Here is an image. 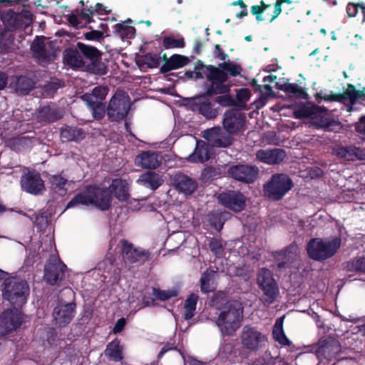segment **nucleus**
I'll return each mask as SVG.
<instances>
[{"label": "nucleus", "instance_id": "nucleus-1", "mask_svg": "<svg viewBox=\"0 0 365 365\" xmlns=\"http://www.w3.org/2000/svg\"><path fill=\"white\" fill-rule=\"evenodd\" d=\"M103 52L93 46L78 42L75 48L66 49L63 58L66 63L73 68H86L94 74L105 75L107 67L102 62Z\"/></svg>", "mask_w": 365, "mask_h": 365}, {"label": "nucleus", "instance_id": "nucleus-2", "mask_svg": "<svg viewBox=\"0 0 365 365\" xmlns=\"http://www.w3.org/2000/svg\"><path fill=\"white\" fill-rule=\"evenodd\" d=\"M112 200L113 195L110 188L97 185H89L70 200L66 205V209L80 205H93L100 210L106 211L111 207Z\"/></svg>", "mask_w": 365, "mask_h": 365}, {"label": "nucleus", "instance_id": "nucleus-3", "mask_svg": "<svg viewBox=\"0 0 365 365\" xmlns=\"http://www.w3.org/2000/svg\"><path fill=\"white\" fill-rule=\"evenodd\" d=\"M243 319V308L237 301L227 302L215 321L222 336H232L240 328Z\"/></svg>", "mask_w": 365, "mask_h": 365}, {"label": "nucleus", "instance_id": "nucleus-4", "mask_svg": "<svg viewBox=\"0 0 365 365\" xmlns=\"http://www.w3.org/2000/svg\"><path fill=\"white\" fill-rule=\"evenodd\" d=\"M228 64L229 61L220 63L218 67L212 65L206 66L207 71L206 78L210 83L207 86V94L217 95L227 93L230 91V86L225 84L229 78L226 73Z\"/></svg>", "mask_w": 365, "mask_h": 365}, {"label": "nucleus", "instance_id": "nucleus-5", "mask_svg": "<svg viewBox=\"0 0 365 365\" xmlns=\"http://www.w3.org/2000/svg\"><path fill=\"white\" fill-rule=\"evenodd\" d=\"M294 187L291 178L284 173L273 174L264 184V196L272 201L282 200Z\"/></svg>", "mask_w": 365, "mask_h": 365}, {"label": "nucleus", "instance_id": "nucleus-6", "mask_svg": "<svg viewBox=\"0 0 365 365\" xmlns=\"http://www.w3.org/2000/svg\"><path fill=\"white\" fill-rule=\"evenodd\" d=\"M257 283L263 292L260 299L263 304L269 306L273 304L279 293V289L272 272L267 268H261L257 273Z\"/></svg>", "mask_w": 365, "mask_h": 365}, {"label": "nucleus", "instance_id": "nucleus-7", "mask_svg": "<svg viewBox=\"0 0 365 365\" xmlns=\"http://www.w3.org/2000/svg\"><path fill=\"white\" fill-rule=\"evenodd\" d=\"M242 348L250 352H257L265 348L268 342L267 336L257 327L250 324L245 325L240 336Z\"/></svg>", "mask_w": 365, "mask_h": 365}, {"label": "nucleus", "instance_id": "nucleus-8", "mask_svg": "<svg viewBox=\"0 0 365 365\" xmlns=\"http://www.w3.org/2000/svg\"><path fill=\"white\" fill-rule=\"evenodd\" d=\"M128 96L124 92H115L110 99L106 108L108 119L110 122L119 123L124 120L130 109Z\"/></svg>", "mask_w": 365, "mask_h": 365}, {"label": "nucleus", "instance_id": "nucleus-9", "mask_svg": "<svg viewBox=\"0 0 365 365\" xmlns=\"http://www.w3.org/2000/svg\"><path fill=\"white\" fill-rule=\"evenodd\" d=\"M28 286L26 282L7 279L4 282L3 297L11 304L21 307L26 302Z\"/></svg>", "mask_w": 365, "mask_h": 365}, {"label": "nucleus", "instance_id": "nucleus-10", "mask_svg": "<svg viewBox=\"0 0 365 365\" xmlns=\"http://www.w3.org/2000/svg\"><path fill=\"white\" fill-rule=\"evenodd\" d=\"M121 255L125 264L140 267L150 259L151 253L149 250L142 247H135L126 240H120Z\"/></svg>", "mask_w": 365, "mask_h": 365}, {"label": "nucleus", "instance_id": "nucleus-11", "mask_svg": "<svg viewBox=\"0 0 365 365\" xmlns=\"http://www.w3.org/2000/svg\"><path fill=\"white\" fill-rule=\"evenodd\" d=\"M293 116L296 119H304L303 124L308 128L319 129V106L311 102L300 103L295 106Z\"/></svg>", "mask_w": 365, "mask_h": 365}, {"label": "nucleus", "instance_id": "nucleus-12", "mask_svg": "<svg viewBox=\"0 0 365 365\" xmlns=\"http://www.w3.org/2000/svg\"><path fill=\"white\" fill-rule=\"evenodd\" d=\"M215 95L207 94V90L202 94L189 99V106L191 110L199 113L207 120L215 119L220 113V108L215 107V103L207 97Z\"/></svg>", "mask_w": 365, "mask_h": 365}, {"label": "nucleus", "instance_id": "nucleus-13", "mask_svg": "<svg viewBox=\"0 0 365 365\" xmlns=\"http://www.w3.org/2000/svg\"><path fill=\"white\" fill-rule=\"evenodd\" d=\"M67 266L55 255H51L44 265L43 279L50 285H59L65 277Z\"/></svg>", "mask_w": 365, "mask_h": 365}, {"label": "nucleus", "instance_id": "nucleus-14", "mask_svg": "<svg viewBox=\"0 0 365 365\" xmlns=\"http://www.w3.org/2000/svg\"><path fill=\"white\" fill-rule=\"evenodd\" d=\"M222 127L230 135H236L245 130L246 115L241 110L230 108L223 115Z\"/></svg>", "mask_w": 365, "mask_h": 365}, {"label": "nucleus", "instance_id": "nucleus-15", "mask_svg": "<svg viewBox=\"0 0 365 365\" xmlns=\"http://www.w3.org/2000/svg\"><path fill=\"white\" fill-rule=\"evenodd\" d=\"M227 173L234 180L250 184L254 182L258 176L259 169L255 165L238 164L228 168Z\"/></svg>", "mask_w": 365, "mask_h": 365}, {"label": "nucleus", "instance_id": "nucleus-16", "mask_svg": "<svg viewBox=\"0 0 365 365\" xmlns=\"http://www.w3.org/2000/svg\"><path fill=\"white\" fill-rule=\"evenodd\" d=\"M219 202L225 207L240 212L245 208L246 197L238 190H228L222 192L217 197Z\"/></svg>", "mask_w": 365, "mask_h": 365}, {"label": "nucleus", "instance_id": "nucleus-17", "mask_svg": "<svg viewBox=\"0 0 365 365\" xmlns=\"http://www.w3.org/2000/svg\"><path fill=\"white\" fill-rule=\"evenodd\" d=\"M362 97H365V92L357 91L354 86L349 85L344 94L336 95L332 93L324 96L321 94V101L341 102L347 107V110L351 112L353 110V106Z\"/></svg>", "mask_w": 365, "mask_h": 365}, {"label": "nucleus", "instance_id": "nucleus-18", "mask_svg": "<svg viewBox=\"0 0 365 365\" xmlns=\"http://www.w3.org/2000/svg\"><path fill=\"white\" fill-rule=\"evenodd\" d=\"M21 189L34 195H39L46 190L44 182L39 173L28 171L24 173L20 180Z\"/></svg>", "mask_w": 365, "mask_h": 365}, {"label": "nucleus", "instance_id": "nucleus-19", "mask_svg": "<svg viewBox=\"0 0 365 365\" xmlns=\"http://www.w3.org/2000/svg\"><path fill=\"white\" fill-rule=\"evenodd\" d=\"M23 322V314L16 307L6 309L0 314V328L6 334L16 331Z\"/></svg>", "mask_w": 365, "mask_h": 365}, {"label": "nucleus", "instance_id": "nucleus-20", "mask_svg": "<svg viewBox=\"0 0 365 365\" xmlns=\"http://www.w3.org/2000/svg\"><path fill=\"white\" fill-rule=\"evenodd\" d=\"M76 304L69 302L65 304H59L53 310V324L58 327H65L73 319L76 312Z\"/></svg>", "mask_w": 365, "mask_h": 365}, {"label": "nucleus", "instance_id": "nucleus-21", "mask_svg": "<svg viewBox=\"0 0 365 365\" xmlns=\"http://www.w3.org/2000/svg\"><path fill=\"white\" fill-rule=\"evenodd\" d=\"M172 184L178 192L185 195H192L198 186L195 180L181 172L175 173L173 175Z\"/></svg>", "mask_w": 365, "mask_h": 365}, {"label": "nucleus", "instance_id": "nucleus-22", "mask_svg": "<svg viewBox=\"0 0 365 365\" xmlns=\"http://www.w3.org/2000/svg\"><path fill=\"white\" fill-rule=\"evenodd\" d=\"M299 248L296 243H292L282 250L276 252L274 254L275 260L278 262L277 267L279 269L289 267L297 259Z\"/></svg>", "mask_w": 365, "mask_h": 365}, {"label": "nucleus", "instance_id": "nucleus-23", "mask_svg": "<svg viewBox=\"0 0 365 365\" xmlns=\"http://www.w3.org/2000/svg\"><path fill=\"white\" fill-rule=\"evenodd\" d=\"M63 117L61 108L55 103L41 106L38 109L37 118L39 122L54 123Z\"/></svg>", "mask_w": 365, "mask_h": 365}, {"label": "nucleus", "instance_id": "nucleus-24", "mask_svg": "<svg viewBox=\"0 0 365 365\" xmlns=\"http://www.w3.org/2000/svg\"><path fill=\"white\" fill-rule=\"evenodd\" d=\"M286 156V152L281 148L260 149L256 153V158L258 160L269 165L279 164L284 160Z\"/></svg>", "mask_w": 365, "mask_h": 365}, {"label": "nucleus", "instance_id": "nucleus-25", "mask_svg": "<svg viewBox=\"0 0 365 365\" xmlns=\"http://www.w3.org/2000/svg\"><path fill=\"white\" fill-rule=\"evenodd\" d=\"M334 153L339 158L354 161L356 160H363L365 158V152L364 150L354 146H336L334 149Z\"/></svg>", "mask_w": 365, "mask_h": 365}, {"label": "nucleus", "instance_id": "nucleus-26", "mask_svg": "<svg viewBox=\"0 0 365 365\" xmlns=\"http://www.w3.org/2000/svg\"><path fill=\"white\" fill-rule=\"evenodd\" d=\"M135 163L143 168L154 170L160 166L161 161L155 152L146 150L135 157Z\"/></svg>", "mask_w": 365, "mask_h": 365}, {"label": "nucleus", "instance_id": "nucleus-27", "mask_svg": "<svg viewBox=\"0 0 365 365\" xmlns=\"http://www.w3.org/2000/svg\"><path fill=\"white\" fill-rule=\"evenodd\" d=\"M61 138L63 141L80 142L86 138L84 130L78 126L65 125L60 130Z\"/></svg>", "mask_w": 365, "mask_h": 365}, {"label": "nucleus", "instance_id": "nucleus-28", "mask_svg": "<svg viewBox=\"0 0 365 365\" xmlns=\"http://www.w3.org/2000/svg\"><path fill=\"white\" fill-rule=\"evenodd\" d=\"M190 60L187 56L181 54H173L161 66L160 71L165 73L187 65Z\"/></svg>", "mask_w": 365, "mask_h": 365}, {"label": "nucleus", "instance_id": "nucleus-29", "mask_svg": "<svg viewBox=\"0 0 365 365\" xmlns=\"http://www.w3.org/2000/svg\"><path fill=\"white\" fill-rule=\"evenodd\" d=\"M341 243V240L339 237L321 240V259L334 256L340 248Z\"/></svg>", "mask_w": 365, "mask_h": 365}, {"label": "nucleus", "instance_id": "nucleus-30", "mask_svg": "<svg viewBox=\"0 0 365 365\" xmlns=\"http://www.w3.org/2000/svg\"><path fill=\"white\" fill-rule=\"evenodd\" d=\"M220 353L223 359L230 363L240 362L242 359L240 349L236 348L235 343L232 341L225 342L221 346Z\"/></svg>", "mask_w": 365, "mask_h": 365}, {"label": "nucleus", "instance_id": "nucleus-31", "mask_svg": "<svg viewBox=\"0 0 365 365\" xmlns=\"http://www.w3.org/2000/svg\"><path fill=\"white\" fill-rule=\"evenodd\" d=\"M108 188L111 191V195L113 194L119 201L125 202L128 200V186L125 180L119 178L113 179Z\"/></svg>", "mask_w": 365, "mask_h": 365}, {"label": "nucleus", "instance_id": "nucleus-32", "mask_svg": "<svg viewBox=\"0 0 365 365\" xmlns=\"http://www.w3.org/2000/svg\"><path fill=\"white\" fill-rule=\"evenodd\" d=\"M341 347L338 340L329 338L321 345V354L331 360L341 352Z\"/></svg>", "mask_w": 365, "mask_h": 365}, {"label": "nucleus", "instance_id": "nucleus-33", "mask_svg": "<svg viewBox=\"0 0 365 365\" xmlns=\"http://www.w3.org/2000/svg\"><path fill=\"white\" fill-rule=\"evenodd\" d=\"M138 181L153 190H157L163 182L162 177L154 171L143 173Z\"/></svg>", "mask_w": 365, "mask_h": 365}, {"label": "nucleus", "instance_id": "nucleus-34", "mask_svg": "<svg viewBox=\"0 0 365 365\" xmlns=\"http://www.w3.org/2000/svg\"><path fill=\"white\" fill-rule=\"evenodd\" d=\"M275 87L278 90L283 91L287 94H292L298 98L304 100H308L309 98V95L304 88L296 83H285L282 84L277 82L275 84Z\"/></svg>", "mask_w": 365, "mask_h": 365}, {"label": "nucleus", "instance_id": "nucleus-35", "mask_svg": "<svg viewBox=\"0 0 365 365\" xmlns=\"http://www.w3.org/2000/svg\"><path fill=\"white\" fill-rule=\"evenodd\" d=\"M44 40V36H36L31 44V50L33 53V56L35 58L39 60H46L48 58Z\"/></svg>", "mask_w": 365, "mask_h": 365}, {"label": "nucleus", "instance_id": "nucleus-36", "mask_svg": "<svg viewBox=\"0 0 365 365\" xmlns=\"http://www.w3.org/2000/svg\"><path fill=\"white\" fill-rule=\"evenodd\" d=\"M105 355L109 360L113 361H120L123 359V351L118 339H113L107 344Z\"/></svg>", "mask_w": 365, "mask_h": 365}, {"label": "nucleus", "instance_id": "nucleus-37", "mask_svg": "<svg viewBox=\"0 0 365 365\" xmlns=\"http://www.w3.org/2000/svg\"><path fill=\"white\" fill-rule=\"evenodd\" d=\"M136 63L140 68H155L160 64V57L155 53H147L139 56Z\"/></svg>", "mask_w": 365, "mask_h": 365}, {"label": "nucleus", "instance_id": "nucleus-38", "mask_svg": "<svg viewBox=\"0 0 365 365\" xmlns=\"http://www.w3.org/2000/svg\"><path fill=\"white\" fill-rule=\"evenodd\" d=\"M283 317L277 319L273 330L272 336L274 339L283 346H289L291 341L286 336L283 329Z\"/></svg>", "mask_w": 365, "mask_h": 365}, {"label": "nucleus", "instance_id": "nucleus-39", "mask_svg": "<svg viewBox=\"0 0 365 365\" xmlns=\"http://www.w3.org/2000/svg\"><path fill=\"white\" fill-rule=\"evenodd\" d=\"M34 86L35 82L31 78L20 76L16 81V90L21 95H26Z\"/></svg>", "mask_w": 365, "mask_h": 365}, {"label": "nucleus", "instance_id": "nucleus-40", "mask_svg": "<svg viewBox=\"0 0 365 365\" xmlns=\"http://www.w3.org/2000/svg\"><path fill=\"white\" fill-rule=\"evenodd\" d=\"M199 297L195 293L190 294L185 302L184 305V319L189 320L192 319L195 313L196 306Z\"/></svg>", "mask_w": 365, "mask_h": 365}, {"label": "nucleus", "instance_id": "nucleus-41", "mask_svg": "<svg viewBox=\"0 0 365 365\" xmlns=\"http://www.w3.org/2000/svg\"><path fill=\"white\" fill-rule=\"evenodd\" d=\"M215 273L213 270L208 269L202 273L200 278V289L202 292L209 293L215 290V287L212 282Z\"/></svg>", "mask_w": 365, "mask_h": 365}, {"label": "nucleus", "instance_id": "nucleus-42", "mask_svg": "<svg viewBox=\"0 0 365 365\" xmlns=\"http://www.w3.org/2000/svg\"><path fill=\"white\" fill-rule=\"evenodd\" d=\"M115 33L119 36L122 40L133 38L135 36V29L133 26L125 25L123 23H119L114 26Z\"/></svg>", "mask_w": 365, "mask_h": 365}, {"label": "nucleus", "instance_id": "nucleus-43", "mask_svg": "<svg viewBox=\"0 0 365 365\" xmlns=\"http://www.w3.org/2000/svg\"><path fill=\"white\" fill-rule=\"evenodd\" d=\"M346 269L349 272L365 274V257L351 259L346 263Z\"/></svg>", "mask_w": 365, "mask_h": 365}, {"label": "nucleus", "instance_id": "nucleus-44", "mask_svg": "<svg viewBox=\"0 0 365 365\" xmlns=\"http://www.w3.org/2000/svg\"><path fill=\"white\" fill-rule=\"evenodd\" d=\"M321 128L326 131H332L334 133L340 132L343 126L341 123L336 120L330 118H324L321 115Z\"/></svg>", "mask_w": 365, "mask_h": 365}, {"label": "nucleus", "instance_id": "nucleus-45", "mask_svg": "<svg viewBox=\"0 0 365 365\" xmlns=\"http://www.w3.org/2000/svg\"><path fill=\"white\" fill-rule=\"evenodd\" d=\"M14 38L12 34L5 31L0 33V51L9 53L12 49Z\"/></svg>", "mask_w": 365, "mask_h": 365}, {"label": "nucleus", "instance_id": "nucleus-46", "mask_svg": "<svg viewBox=\"0 0 365 365\" xmlns=\"http://www.w3.org/2000/svg\"><path fill=\"white\" fill-rule=\"evenodd\" d=\"M51 187L58 192L62 191L63 193L66 192L65 185H66L67 180L62 177L61 175H51L48 178Z\"/></svg>", "mask_w": 365, "mask_h": 365}, {"label": "nucleus", "instance_id": "nucleus-47", "mask_svg": "<svg viewBox=\"0 0 365 365\" xmlns=\"http://www.w3.org/2000/svg\"><path fill=\"white\" fill-rule=\"evenodd\" d=\"M307 252L310 259L319 261V238H312L309 240Z\"/></svg>", "mask_w": 365, "mask_h": 365}, {"label": "nucleus", "instance_id": "nucleus-48", "mask_svg": "<svg viewBox=\"0 0 365 365\" xmlns=\"http://www.w3.org/2000/svg\"><path fill=\"white\" fill-rule=\"evenodd\" d=\"M163 46L165 49L184 48L185 42L183 38H175L173 36H165L163 38Z\"/></svg>", "mask_w": 365, "mask_h": 365}, {"label": "nucleus", "instance_id": "nucleus-49", "mask_svg": "<svg viewBox=\"0 0 365 365\" xmlns=\"http://www.w3.org/2000/svg\"><path fill=\"white\" fill-rule=\"evenodd\" d=\"M270 6V4H267L262 0L260 1V5L252 6L250 7V11L253 16H255L257 21L261 22L265 20V18L262 16L263 12L269 9Z\"/></svg>", "mask_w": 365, "mask_h": 365}, {"label": "nucleus", "instance_id": "nucleus-50", "mask_svg": "<svg viewBox=\"0 0 365 365\" xmlns=\"http://www.w3.org/2000/svg\"><path fill=\"white\" fill-rule=\"evenodd\" d=\"M80 4L82 5V11L81 13V17L86 20L88 23L93 22V15L94 14V5L90 4L89 1L86 3L83 1H81Z\"/></svg>", "mask_w": 365, "mask_h": 365}, {"label": "nucleus", "instance_id": "nucleus-51", "mask_svg": "<svg viewBox=\"0 0 365 365\" xmlns=\"http://www.w3.org/2000/svg\"><path fill=\"white\" fill-rule=\"evenodd\" d=\"M106 103L101 101L88 107L92 113L93 117L97 120H101L104 118L106 113Z\"/></svg>", "mask_w": 365, "mask_h": 365}, {"label": "nucleus", "instance_id": "nucleus-52", "mask_svg": "<svg viewBox=\"0 0 365 365\" xmlns=\"http://www.w3.org/2000/svg\"><path fill=\"white\" fill-rule=\"evenodd\" d=\"M215 98L214 103H217L222 107H230L237 106L236 101L230 96V92L219 94Z\"/></svg>", "mask_w": 365, "mask_h": 365}, {"label": "nucleus", "instance_id": "nucleus-53", "mask_svg": "<svg viewBox=\"0 0 365 365\" xmlns=\"http://www.w3.org/2000/svg\"><path fill=\"white\" fill-rule=\"evenodd\" d=\"M153 294L160 301H166L173 297H175L178 293L175 290H161L158 288L153 287Z\"/></svg>", "mask_w": 365, "mask_h": 365}, {"label": "nucleus", "instance_id": "nucleus-54", "mask_svg": "<svg viewBox=\"0 0 365 365\" xmlns=\"http://www.w3.org/2000/svg\"><path fill=\"white\" fill-rule=\"evenodd\" d=\"M31 143L30 139L26 136H19L10 140V146L15 151H20L21 148L28 146Z\"/></svg>", "mask_w": 365, "mask_h": 365}, {"label": "nucleus", "instance_id": "nucleus-55", "mask_svg": "<svg viewBox=\"0 0 365 365\" xmlns=\"http://www.w3.org/2000/svg\"><path fill=\"white\" fill-rule=\"evenodd\" d=\"M209 247L211 252L217 257H220L224 252V247L220 240L212 237L209 242Z\"/></svg>", "mask_w": 365, "mask_h": 365}, {"label": "nucleus", "instance_id": "nucleus-56", "mask_svg": "<svg viewBox=\"0 0 365 365\" xmlns=\"http://www.w3.org/2000/svg\"><path fill=\"white\" fill-rule=\"evenodd\" d=\"M233 274L236 277H241L245 281H248L250 278L249 267L246 264L234 267Z\"/></svg>", "mask_w": 365, "mask_h": 365}, {"label": "nucleus", "instance_id": "nucleus-57", "mask_svg": "<svg viewBox=\"0 0 365 365\" xmlns=\"http://www.w3.org/2000/svg\"><path fill=\"white\" fill-rule=\"evenodd\" d=\"M194 161L203 163L210 159V155L206 147L197 148L193 155Z\"/></svg>", "mask_w": 365, "mask_h": 365}, {"label": "nucleus", "instance_id": "nucleus-58", "mask_svg": "<svg viewBox=\"0 0 365 365\" xmlns=\"http://www.w3.org/2000/svg\"><path fill=\"white\" fill-rule=\"evenodd\" d=\"M282 4H292V0H277L276 2L274 4V9L272 14L270 16L269 19H268L269 21L271 23L274 20H275L279 14L282 13Z\"/></svg>", "mask_w": 365, "mask_h": 365}, {"label": "nucleus", "instance_id": "nucleus-59", "mask_svg": "<svg viewBox=\"0 0 365 365\" xmlns=\"http://www.w3.org/2000/svg\"><path fill=\"white\" fill-rule=\"evenodd\" d=\"M93 96L98 98L99 101L103 102L106 96L108 93V88L107 86H96L91 91Z\"/></svg>", "mask_w": 365, "mask_h": 365}, {"label": "nucleus", "instance_id": "nucleus-60", "mask_svg": "<svg viewBox=\"0 0 365 365\" xmlns=\"http://www.w3.org/2000/svg\"><path fill=\"white\" fill-rule=\"evenodd\" d=\"M209 222L211 226L218 231L223 227L224 222L222 220V215L219 213L212 214L209 217Z\"/></svg>", "mask_w": 365, "mask_h": 365}, {"label": "nucleus", "instance_id": "nucleus-61", "mask_svg": "<svg viewBox=\"0 0 365 365\" xmlns=\"http://www.w3.org/2000/svg\"><path fill=\"white\" fill-rule=\"evenodd\" d=\"M84 37L88 41H101L104 38L103 32L98 30H91L84 34Z\"/></svg>", "mask_w": 365, "mask_h": 365}, {"label": "nucleus", "instance_id": "nucleus-62", "mask_svg": "<svg viewBox=\"0 0 365 365\" xmlns=\"http://www.w3.org/2000/svg\"><path fill=\"white\" fill-rule=\"evenodd\" d=\"M250 91L247 88H240L237 92L236 98L240 103L245 104L250 100Z\"/></svg>", "mask_w": 365, "mask_h": 365}, {"label": "nucleus", "instance_id": "nucleus-63", "mask_svg": "<svg viewBox=\"0 0 365 365\" xmlns=\"http://www.w3.org/2000/svg\"><path fill=\"white\" fill-rule=\"evenodd\" d=\"M232 143V138L227 136L220 138H216L213 142V146L217 148H227Z\"/></svg>", "mask_w": 365, "mask_h": 365}, {"label": "nucleus", "instance_id": "nucleus-64", "mask_svg": "<svg viewBox=\"0 0 365 365\" xmlns=\"http://www.w3.org/2000/svg\"><path fill=\"white\" fill-rule=\"evenodd\" d=\"M62 85L59 81H51L44 86L43 89L48 94H53Z\"/></svg>", "mask_w": 365, "mask_h": 365}]
</instances>
